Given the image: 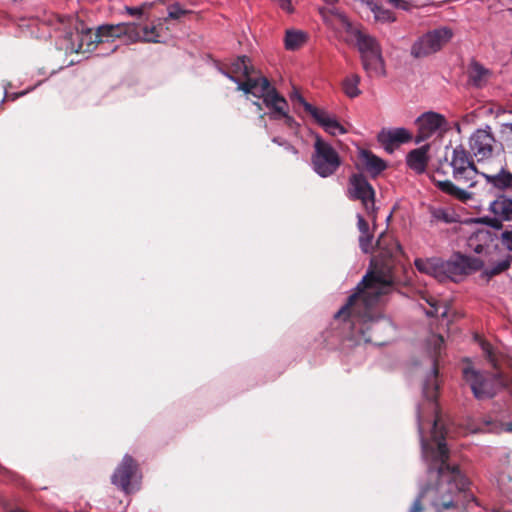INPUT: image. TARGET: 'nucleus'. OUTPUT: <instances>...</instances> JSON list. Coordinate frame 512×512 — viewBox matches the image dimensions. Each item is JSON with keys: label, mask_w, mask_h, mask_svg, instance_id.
Wrapping results in <instances>:
<instances>
[{"label": "nucleus", "mask_w": 512, "mask_h": 512, "mask_svg": "<svg viewBox=\"0 0 512 512\" xmlns=\"http://www.w3.org/2000/svg\"><path fill=\"white\" fill-rule=\"evenodd\" d=\"M484 262L478 257L455 253L449 260L444 261L445 280L458 281L460 277L480 270Z\"/></svg>", "instance_id": "nucleus-11"}, {"label": "nucleus", "mask_w": 512, "mask_h": 512, "mask_svg": "<svg viewBox=\"0 0 512 512\" xmlns=\"http://www.w3.org/2000/svg\"><path fill=\"white\" fill-rule=\"evenodd\" d=\"M414 265L419 272L433 276L440 282L445 281L444 261L442 259L437 257L417 258Z\"/></svg>", "instance_id": "nucleus-18"}, {"label": "nucleus", "mask_w": 512, "mask_h": 512, "mask_svg": "<svg viewBox=\"0 0 512 512\" xmlns=\"http://www.w3.org/2000/svg\"><path fill=\"white\" fill-rule=\"evenodd\" d=\"M439 423L440 418L436 416L432 427L434 444L424 438L421 423H419L422 453L426 459L431 460L429 473L435 474L437 482L424 487L416 500H420L422 505L423 501L428 502L436 512H444L457 507L454 498L465 490L468 480L457 465L448 463L449 449L445 442V433L442 430L438 431Z\"/></svg>", "instance_id": "nucleus-2"}, {"label": "nucleus", "mask_w": 512, "mask_h": 512, "mask_svg": "<svg viewBox=\"0 0 512 512\" xmlns=\"http://www.w3.org/2000/svg\"><path fill=\"white\" fill-rule=\"evenodd\" d=\"M488 70L478 62H473L468 68V77L472 85L481 87L487 79Z\"/></svg>", "instance_id": "nucleus-26"}, {"label": "nucleus", "mask_w": 512, "mask_h": 512, "mask_svg": "<svg viewBox=\"0 0 512 512\" xmlns=\"http://www.w3.org/2000/svg\"><path fill=\"white\" fill-rule=\"evenodd\" d=\"M503 221L501 219V217H493V218H484L483 219V222H485L487 225H489L490 227L496 229V230H500L502 227H503Z\"/></svg>", "instance_id": "nucleus-37"}, {"label": "nucleus", "mask_w": 512, "mask_h": 512, "mask_svg": "<svg viewBox=\"0 0 512 512\" xmlns=\"http://www.w3.org/2000/svg\"><path fill=\"white\" fill-rule=\"evenodd\" d=\"M272 88L266 77H253V75H251L245 81L239 82L237 90L264 99L265 95H267Z\"/></svg>", "instance_id": "nucleus-16"}, {"label": "nucleus", "mask_w": 512, "mask_h": 512, "mask_svg": "<svg viewBox=\"0 0 512 512\" xmlns=\"http://www.w3.org/2000/svg\"><path fill=\"white\" fill-rule=\"evenodd\" d=\"M508 430L512 431V423L509 424Z\"/></svg>", "instance_id": "nucleus-47"}, {"label": "nucleus", "mask_w": 512, "mask_h": 512, "mask_svg": "<svg viewBox=\"0 0 512 512\" xmlns=\"http://www.w3.org/2000/svg\"><path fill=\"white\" fill-rule=\"evenodd\" d=\"M431 217L436 222L451 223L453 222V216L444 208H432Z\"/></svg>", "instance_id": "nucleus-33"}, {"label": "nucleus", "mask_w": 512, "mask_h": 512, "mask_svg": "<svg viewBox=\"0 0 512 512\" xmlns=\"http://www.w3.org/2000/svg\"><path fill=\"white\" fill-rule=\"evenodd\" d=\"M423 509H424V507L420 503V500H415L413 505L411 506L409 512H422Z\"/></svg>", "instance_id": "nucleus-44"}, {"label": "nucleus", "mask_w": 512, "mask_h": 512, "mask_svg": "<svg viewBox=\"0 0 512 512\" xmlns=\"http://www.w3.org/2000/svg\"><path fill=\"white\" fill-rule=\"evenodd\" d=\"M60 22L65 29V37L68 40L72 41L75 35L80 39L77 51L82 49L84 40H87L88 49L92 45L108 42L122 36H127L132 42L139 40L147 42L156 41L150 35L154 29L149 31L147 26L142 27L134 22L100 25L95 32L91 28L86 27L82 20L74 16H63L60 18Z\"/></svg>", "instance_id": "nucleus-3"}, {"label": "nucleus", "mask_w": 512, "mask_h": 512, "mask_svg": "<svg viewBox=\"0 0 512 512\" xmlns=\"http://www.w3.org/2000/svg\"><path fill=\"white\" fill-rule=\"evenodd\" d=\"M452 36L453 32L448 27L431 30L413 43L410 53L414 58L427 57L441 50Z\"/></svg>", "instance_id": "nucleus-9"}, {"label": "nucleus", "mask_w": 512, "mask_h": 512, "mask_svg": "<svg viewBox=\"0 0 512 512\" xmlns=\"http://www.w3.org/2000/svg\"><path fill=\"white\" fill-rule=\"evenodd\" d=\"M483 352L487 361L495 369L493 374L480 372L472 367L463 369V377L478 400L493 398L501 389L507 387L510 380L504 370L505 368L512 370V359L496 353L490 344L483 345Z\"/></svg>", "instance_id": "nucleus-4"}, {"label": "nucleus", "mask_w": 512, "mask_h": 512, "mask_svg": "<svg viewBox=\"0 0 512 512\" xmlns=\"http://www.w3.org/2000/svg\"><path fill=\"white\" fill-rule=\"evenodd\" d=\"M359 245L364 253H369L372 249V236L369 233L362 234L359 237Z\"/></svg>", "instance_id": "nucleus-35"}, {"label": "nucleus", "mask_w": 512, "mask_h": 512, "mask_svg": "<svg viewBox=\"0 0 512 512\" xmlns=\"http://www.w3.org/2000/svg\"><path fill=\"white\" fill-rule=\"evenodd\" d=\"M412 136L405 128H395L389 130H382L378 134V141L382 144L385 150L392 152L395 146L406 143L411 140Z\"/></svg>", "instance_id": "nucleus-17"}, {"label": "nucleus", "mask_w": 512, "mask_h": 512, "mask_svg": "<svg viewBox=\"0 0 512 512\" xmlns=\"http://www.w3.org/2000/svg\"><path fill=\"white\" fill-rule=\"evenodd\" d=\"M354 35L360 52L362 67L366 75L370 78L385 76V61L377 40L360 30H355Z\"/></svg>", "instance_id": "nucleus-6"}, {"label": "nucleus", "mask_w": 512, "mask_h": 512, "mask_svg": "<svg viewBox=\"0 0 512 512\" xmlns=\"http://www.w3.org/2000/svg\"><path fill=\"white\" fill-rule=\"evenodd\" d=\"M280 7L288 13L293 11L291 0H278Z\"/></svg>", "instance_id": "nucleus-43"}, {"label": "nucleus", "mask_w": 512, "mask_h": 512, "mask_svg": "<svg viewBox=\"0 0 512 512\" xmlns=\"http://www.w3.org/2000/svg\"><path fill=\"white\" fill-rule=\"evenodd\" d=\"M264 104L272 110L269 114L270 119L278 120V115H284V111L288 108V103L283 96H281L275 88L264 97Z\"/></svg>", "instance_id": "nucleus-20"}, {"label": "nucleus", "mask_w": 512, "mask_h": 512, "mask_svg": "<svg viewBox=\"0 0 512 512\" xmlns=\"http://www.w3.org/2000/svg\"><path fill=\"white\" fill-rule=\"evenodd\" d=\"M347 194L351 200H360L367 213L374 211L375 190L362 173L350 176Z\"/></svg>", "instance_id": "nucleus-12"}, {"label": "nucleus", "mask_w": 512, "mask_h": 512, "mask_svg": "<svg viewBox=\"0 0 512 512\" xmlns=\"http://www.w3.org/2000/svg\"><path fill=\"white\" fill-rule=\"evenodd\" d=\"M290 100L295 106H302L305 112L310 114L327 133L335 136L337 134H345L347 132V130L335 118L330 117L325 110L319 109L308 103L299 91L294 90L290 94Z\"/></svg>", "instance_id": "nucleus-10"}, {"label": "nucleus", "mask_w": 512, "mask_h": 512, "mask_svg": "<svg viewBox=\"0 0 512 512\" xmlns=\"http://www.w3.org/2000/svg\"><path fill=\"white\" fill-rule=\"evenodd\" d=\"M358 229L361 235L369 233L368 222L361 215H358Z\"/></svg>", "instance_id": "nucleus-40"}, {"label": "nucleus", "mask_w": 512, "mask_h": 512, "mask_svg": "<svg viewBox=\"0 0 512 512\" xmlns=\"http://www.w3.org/2000/svg\"><path fill=\"white\" fill-rule=\"evenodd\" d=\"M323 1L326 2L328 5H333L338 2V0H323Z\"/></svg>", "instance_id": "nucleus-46"}, {"label": "nucleus", "mask_w": 512, "mask_h": 512, "mask_svg": "<svg viewBox=\"0 0 512 512\" xmlns=\"http://www.w3.org/2000/svg\"><path fill=\"white\" fill-rule=\"evenodd\" d=\"M223 73L239 84V79L244 77L245 80L256 73L255 68L251 65V60L247 56H239L230 64L226 65Z\"/></svg>", "instance_id": "nucleus-15"}, {"label": "nucleus", "mask_w": 512, "mask_h": 512, "mask_svg": "<svg viewBox=\"0 0 512 512\" xmlns=\"http://www.w3.org/2000/svg\"><path fill=\"white\" fill-rule=\"evenodd\" d=\"M434 353L440 354L441 347L444 344V338L441 335L433 336Z\"/></svg>", "instance_id": "nucleus-39"}, {"label": "nucleus", "mask_w": 512, "mask_h": 512, "mask_svg": "<svg viewBox=\"0 0 512 512\" xmlns=\"http://www.w3.org/2000/svg\"><path fill=\"white\" fill-rule=\"evenodd\" d=\"M502 243L505 245V247L512 251V230L511 231H504L501 236Z\"/></svg>", "instance_id": "nucleus-38"}, {"label": "nucleus", "mask_w": 512, "mask_h": 512, "mask_svg": "<svg viewBox=\"0 0 512 512\" xmlns=\"http://www.w3.org/2000/svg\"><path fill=\"white\" fill-rule=\"evenodd\" d=\"M420 298L423 299L426 303L429 304L430 309L426 311V314L430 317L439 316V306L438 301L434 299L432 296L427 295L424 292H421ZM447 315V309L444 308V310L440 313L441 317H446Z\"/></svg>", "instance_id": "nucleus-30"}, {"label": "nucleus", "mask_w": 512, "mask_h": 512, "mask_svg": "<svg viewBox=\"0 0 512 512\" xmlns=\"http://www.w3.org/2000/svg\"><path fill=\"white\" fill-rule=\"evenodd\" d=\"M141 478L138 462L126 454L111 475V483L124 494L130 495L140 489Z\"/></svg>", "instance_id": "nucleus-7"}, {"label": "nucleus", "mask_w": 512, "mask_h": 512, "mask_svg": "<svg viewBox=\"0 0 512 512\" xmlns=\"http://www.w3.org/2000/svg\"><path fill=\"white\" fill-rule=\"evenodd\" d=\"M496 140L493 134L485 129L476 130L469 138L470 152L478 161H483L492 156Z\"/></svg>", "instance_id": "nucleus-14"}, {"label": "nucleus", "mask_w": 512, "mask_h": 512, "mask_svg": "<svg viewBox=\"0 0 512 512\" xmlns=\"http://www.w3.org/2000/svg\"><path fill=\"white\" fill-rule=\"evenodd\" d=\"M438 375V364L437 359H434L433 361V380H430L425 384L424 387V393L426 397H428L431 400H434L436 398L435 391L438 389V384L436 383V378Z\"/></svg>", "instance_id": "nucleus-31"}, {"label": "nucleus", "mask_w": 512, "mask_h": 512, "mask_svg": "<svg viewBox=\"0 0 512 512\" xmlns=\"http://www.w3.org/2000/svg\"><path fill=\"white\" fill-rule=\"evenodd\" d=\"M449 168H452V175L455 180L469 183V187L475 185L474 178L479 172L470 157V153L463 146L459 145L452 150L450 161L447 156L444 161H440L439 166L432 174V180L442 192L459 201L467 202L471 199L469 192L457 187L448 179H442V176L448 173Z\"/></svg>", "instance_id": "nucleus-5"}, {"label": "nucleus", "mask_w": 512, "mask_h": 512, "mask_svg": "<svg viewBox=\"0 0 512 512\" xmlns=\"http://www.w3.org/2000/svg\"><path fill=\"white\" fill-rule=\"evenodd\" d=\"M272 141L274 143H277L279 146H281L283 148L282 151L280 153H278V157L280 159L286 160L289 158V156H291L294 159H297L298 150L292 144H290L288 141H286L282 138H279V137H274L272 139Z\"/></svg>", "instance_id": "nucleus-28"}, {"label": "nucleus", "mask_w": 512, "mask_h": 512, "mask_svg": "<svg viewBox=\"0 0 512 512\" xmlns=\"http://www.w3.org/2000/svg\"><path fill=\"white\" fill-rule=\"evenodd\" d=\"M511 261H512V257L511 256H507L506 258L498 261L491 268L485 269L484 274L488 278H492V277H494V276L504 272L505 270H507L510 267V265H511Z\"/></svg>", "instance_id": "nucleus-29"}, {"label": "nucleus", "mask_w": 512, "mask_h": 512, "mask_svg": "<svg viewBox=\"0 0 512 512\" xmlns=\"http://www.w3.org/2000/svg\"><path fill=\"white\" fill-rule=\"evenodd\" d=\"M490 211L504 221H512V199L505 195L498 196L491 202Z\"/></svg>", "instance_id": "nucleus-24"}, {"label": "nucleus", "mask_w": 512, "mask_h": 512, "mask_svg": "<svg viewBox=\"0 0 512 512\" xmlns=\"http://www.w3.org/2000/svg\"><path fill=\"white\" fill-rule=\"evenodd\" d=\"M285 48L287 50H297L307 41V34L297 30H287L285 34Z\"/></svg>", "instance_id": "nucleus-25"}, {"label": "nucleus", "mask_w": 512, "mask_h": 512, "mask_svg": "<svg viewBox=\"0 0 512 512\" xmlns=\"http://www.w3.org/2000/svg\"><path fill=\"white\" fill-rule=\"evenodd\" d=\"M478 238V235L471 236L469 238V246L476 252L481 253L483 251V245L481 244H475L476 240Z\"/></svg>", "instance_id": "nucleus-41"}, {"label": "nucleus", "mask_w": 512, "mask_h": 512, "mask_svg": "<svg viewBox=\"0 0 512 512\" xmlns=\"http://www.w3.org/2000/svg\"><path fill=\"white\" fill-rule=\"evenodd\" d=\"M360 160L364 169L371 175L372 178H376L387 167L383 159L376 156L369 150H362L360 152Z\"/></svg>", "instance_id": "nucleus-21"}, {"label": "nucleus", "mask_w": 512, "mask_h": 512, "mask_svg": "<svg viewBox=\"0 0 512 512\" xmlns=\"http://www.w3.org/2000/svg\"><path fill=\"white\" fill-rule=\"evenodd\" d=\"M389 4L396 8H404L405 2L403 0H387Z\"/></svg>", "instance_id": "nucleus-45"}, {"label": "nucleus", "mask_w": 512, "mask_h": 512, "mask_svg": "<svg viewBox=\"0 0 512 512\" xmlns=\"http://www.w3.org/2000/svg\"><path fill=\"white\" fill-rule=\"evenodd\" d=\"M314 149L311 158L314 171L323 178L333 175L341 165L337 151L319 136L316 137Z\"/></svg>", "instance_id": "nucleus-8"}, {"label": "nucleus", "mask_w": 512, "mask_h": 512, "mask_svg": "<svg viewBox=\"0 0 512 512\" xmlns=\"http://www.w3.org/2000/svg\"><path fill=\"white\" fill-rule=\"evenodd\" d=\"M416 125L418 127V132L415 142L420 143L429 139L437 132L445 131L447 120L443 115L429 111L423 113L416 119Z\"/></svg>", "instance_id": "nucleus-13"}, {"label": "nucleus", "mask_w": 512, "mask_h": 512, "mask_svg": "<svg viewBox=\"0 0 512 512\" xmlns=\"http://www.w3.org/2000/svg\"><path fill=\"white\" fill-rule=\"evenodd\" d=\"M374 13V17L377 21L383 22V23H390L395 21V15L392 11L389 9H385L382 6L375 5V7L372 9Z\"/></svg>", "instance_id": "nucleus-32"}, {"label": "nucleus", "mask_w": 512, "mask_h": 512, "mask_svg": "<svg viewBox=\"0 0 512 512\" xmlns=\"http://www.w3.org/2000/svg\"><path fill=\"white\" fill-rule=\"evenodd\" d=\"M125 10L126 12L130 15V16H141L143 14V9L142 7H129V6H126L125 7Z\"/></svg>", "instance_id": "nucleus-42"}, {"label": "nucleus", "mask_w": 512, "mask_h": 512, "mask_svg": "<svg viewBox=\"0 0 512 512\" xmlns=\"http://www.w3.org/2000/svg\"><path fill=\"white\" fill-rule=\"evenodd\" d=\"M429 149L430 145L427 144L410 151L407 155V165L415 172L423 173L426 170L429 161Z\"/></svg>", "instance_id": "nucleus-22"}, {"label": "nucleus", "mask_w": 512, "mask_h": 512, "mask_svg": "<svg viewBox=\"0 0 512 512\" xmlns=\"http://www.w3.org/2000/svg\"><path fill=\"white\" fill-rule=\"evenodd\" d=\"M279 119H284V124L293 131H297L299 128V124L292 116L287 113V110L284 111V115H278V120Z\"/></svg>", "instance_id": "nucleus-36"}, {"label": "nucleus", "mask_w": 512, "mask_h": 512, "mask_svg": "<svg viewBox=\"0 0 512 512\" xmlns=\"http://www.w3.org/2000/svg\"><path fill=\"white\" fill-rule=\"evenodd\" d=\"M188 13H190V11L183 9L179 3H174L168 7V17L170 19L178 20Z\"/></svg>", "instance_id": "nucleus-34"}, {"label": "nucleus", "mask_w": 512, "mask_h": 512, "mask_svg": "<svg viewBox=\"0 0 512 512\" xmlns=\"http://www.w3.org/2000/svg\"><path fill=\"white\" fill-rule=\"evenodd\" d=\"M486 180V182L492 185L494 188L500 191L508 189L512 190V173L506 168L502 167L497 174H486L480 173Z\"/></svg>", "instance_id": "nucleus-23"}, {"label": "nucleus", "mask_w": 512, "mask_h": 512, "mask_svg": "<svg viewBox=\"0 0 512 512\" xmlns=\"http://www.w3.org/2000/svg\"><path fill=\"white\" fill-rule=\"evenodd\" d=\"M319 13L322 16L324 22L330 26L340 25L347 31L352 29V25L348 20L347 16L333 5L329 7H320Z\"/></svg>", "instance_id": "nucleus-19"}, {"label": "nucleus", "mask_w": 512, "mask_h": 512, "mask_svg": "<svg viewBox=\"0 0 512 512\" xmlns=\"http://www.w3.org/2000/svg\"><path fill=\"white\" fill-rule=\"evenodd\" d=\"M359 83L360 76L358 74L348 75L342 82L344 93L350 98L358 97L361 94V90L358 88Z\"/></svg>", "instance_id": "nucleus-27"}, {"label": "nucleus", "mask_w": 512, "mask_h": 512, "mask_svg": "<svg viewBox=\"0 0 512 512\" xmlns=\"http://www.w3.org/2000/svg\"><path fill=\"white\" fill-rule=\"evenodd\" d=\"M376 250L372 261L375 269L364 276L356 292L335 314V320L347 322L353 336L359 335L365 342L382 345L386 342V331L391 330V323L380 311L378 303L381 296L392 291L397 283L392 267L402 250L399 242L386 233L379 236Z\"/></svg>", "instance_id": "nucleus-1"}, {"label": "nucleus", "mask_w": 512, "mask_h": 512, "mask_svg": "<svg viewBox=\"0 0 512 512\" xmlns=\"http://www.w3.org/2000/svg\"><path fill=\"white\" fill-rule=\"evenodd\" d=\"M10 512H25V511H22V510H13V511H10Z\"/></svg>", "instance_id": "nucleus-48"}]
</instances>
